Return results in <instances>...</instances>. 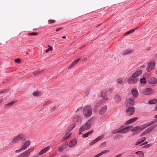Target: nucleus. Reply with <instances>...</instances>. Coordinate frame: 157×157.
Wrapping results in <instances>:
<instances>
[{
    "instance_id": "obj_22",
    "label": "nucleus",
    "mask_w": 157,
    "mask_h": 157,
    "mask_svg": "<svg viewBox=\"0 0 157 157\" xmlns=\"http://www.w3.org/2000/svg\"><path fill=\"white\" fill-rule=\"evenodd\" d=\"M107 109V106L105 105L102 107L99 111V113L101 114H102L103 113L106 112Z\"/></svg>"
},
{
    "instance_id": "obj_58",
    "label": "nucleus",
    "mask_w": 157,
    "mask_h": 157,
    "mask_svg": "<svg viewBox=\"0 0 157 157\" xmlns=\"http://www.w3.org/2000/svg\"><path fill=\"white\" fill-rule=\"evenodd\" d=\"M106 143L105 142L102 143L101 145V146H103V147H105L106 145Z\"/></svg>"
},
{
    "instance_id": "obj_64",
    "label": "nucleus",
    "mask_w": 157,
    "mask_h": 157,
    "mask_svg": "<svg viewBox=\"0 0 157 157\" xmlns=\"http://www.w3.org/2000/svg\"><path fill=\"white\" fill-rule=\"evenodd\" d=\"M155 110L156 111H157V104H156L155 105Z\"/></svg>"
},
{
    "instance_id": "obj_23",
    "label": "nucleus",
    "mask_w": 157,
    "mask_h": 157,
    "mask_svg": "<svg viewBox=\"0 0 157 157\" xmlns=\"http://www.w3.org/2000/svg\"><path fill=\"white\" fill-rule=\"evenodd\" d=\"M140 129V127L139 126H136L132 128L131 129V131L134 132H136L138 131Z\"/></svg>"
},
{
    "instance_id": "obj_34",
    "label": "nucleus",
    "mask_w": 157,
    "mask_h": 157,
    "mask_svg": "<svg viewBox=\"0 0 157 157\" xmlns=\"http://www.w3.org/2000/svg\"><path fill=\"white\" fill-rule=\"evenodd\" d=\"M157 122V119H156L154 121H151L147 123V124L148 125V126H149L152 124H153L154 123Z\"/></svg>"
},
{
    "instance_id": "obj_36",
    "label": "nucleus",
    "mask_w": 157,
    "mask_h": 157,
    "mask_svg": "<svg viewBox=\"0 0 157 157\" xmlns=\"http://www.w3.org/2000/svg\"><path fill=\"white\" fill-rule=\"evenodd\" d=\"M151 131V129L148 128L147 129L144 131V133L146 134L150 132Z\"/></svg>"
},
{
    "instance_id": "obj_12",
    "label": "nucleus",
    "mask_w": 157,
    "mask_h": 157,
    "mask_svg": "<svg viewBox=\"0 0 157 157\" xmlns=\"http://www.w3.org/2000/svg\"><path fill=\"white\" fill-rule=\"evenodd\" d=\"M77 143V140L76 139L74 138L71 140L68 144V146L70 147H72L75 146Z\"/></svg>"
},
{
    "instance_id": "obj_25",
    "label": "nucleus",
    "mask_w": 157,
    "mask_h": 157,
    "mask_svg": "<svg viewBox=\"0 0 157 157\" xmlns=\"http://www.w3.org/2000/svg\"><path fill=\"white\" fill-rule=\"evenodd\" d=\"M135 154H137L139 157H143L144 156V152L142 151H139L136 152Z\"/></svg>"
},
{
    "instance_id": "obj_6",
    "label": "nucleus",
    "mask_w": 157,
    "mask_h": 157,
    "mask_svg": "<svg viewBox=\"0 0 157 157\" xmlns=\"http://www.w3.org/2000/svg\"><path fill=\"white\" fill-rule=\"evenodd\" d=\"M132 128V126H129L126 127L124 128L119 130L117 131V133L125 134L129 130Z\"/></svg>"
},
{
    "instance_id": "obj_42",
    "label": "nucleus",
    "mask_w": 157,
    "mask_h": 157,
    "mask_svg": "<svg viewBox=\"0 0 157 157\" xmlns=\"http://www.w3.org/2000/svg\"><path fill=\"white\" fill-rule=\"evenodd\" d=\"M151 146V144H148L143 146L142 147L143 148H147L150 147Z\"/></svg>"
},
{
    "instance_id": "obj_47",
    "label": "nucleus",
    "mask_w": 157,
    "mask_h": 157,
    "mask_svg": "<svg viewBox=\"0 0 157 157\" xmlns=\"http://www.w3.org/2000/svg\"><path fill=\"white\" fill-rule=\"evenodd\" d=\"M15 62L16 63H20L21 62V60L20 59H16L15 60Z\"/></svg>"
},
{
    "instance_id": "obj_8",
    "label": "nucleus",
    "mask_w": 157,
    "mask_h": 157,
    "mask_svg": "<svg viewBox=\"0 0 157 157\" xmlns=\"http://www.w3.org/2000/svg\"><path fill=\"white\" fill-rule=\"evenodd\" d=\"M104 135H102L101 136H98L94 140H93L91 142H90L89 143V145L91 146L94 144L98 141L101 140V139H102L104 137Z\"/></svg>"
},
{
    "instance_id": "obj_53",
    "label": "nucleus",
    "mask_w": 157,
    "mask_h": 157,
    "mask_svg": "<svg viewBox=\"0 0 157 157\" xmlns=\"http://www.w3.org/2000/svg\"><path fill=\"white\" fill-rule=\"evenodd\" d=\"M22 151H23V150L22 149H21V148L20 149H19V150H16L15 151V152L16 153H17L21 152Z\"/></svg>"
},
{
    "instance_id": "obj_55",
    "label": "nucleus",
    "mask_w": 157,
    "mask_h": 157,
    "mask_svg": "<svg viewBox=\"0 0 157 157\" xmlns=\"http://www.w3.org/2000/svg\"><path fill=\"white\" fill-rule=\"evenodd\" d=\"M56 155V152L54 153H53L50 157H54Z\"/></svg>"
},
{
    "instance_id": "obj_51",
    "label": "nucleus",
    "mask_w": 157,
    "mask_h": 157,
    "mask_svg": "<svg viewBox=\"0 0 157 157\" xmlns=\"http://www.w3.org/2000/svg\"><path fill=\"white\" fill-rule=\"evenodd\" d=\"M93 133V131H90L88 132L87 133H86L87 134V135H88V136H90V135H91V134H92Z\"/></svg>"
},
{
    "instance_id": "obj_63",
    "label": "nucleus",
    "mask_w": 157,
    "mask_h": 157,
    "mask_svg": "<svg viewBox=\"0 0 157 157\" xmlns=\"http://www.w3.org/2000/svg\"><path fill=\"white\" fill-rule=\"evenodd\" d=\"M145 134H145L144 133V132L142 133L141 134L140 136H144Z\"/></svg>"
},
{
    "instance_id": "obj_29",
    "label": "nucleus",
    "mask_w": 157,
    "mask_h": 157,
    "mask_svg": "<svg viewBox=\"0 0 157 157\" xmlns=\"http://www.w3.org/2000/svg\"><path fill=\"white\" fill-rule=\"evenodd\" d=\"M132 51L130 50H125L123 52L122 54L123 55H126L127 54H129L132 52Z\"/></svg>"
},
{
    "instance_id": "obj_44",
    "label": "nucleus",
    "mask_w": 157,
    "mask_h": 157,
    "mask_svg": "<svg viewBox=\"0 0 157 157\" xmlns=\"http://www.w3.org/2000/svg\"><path fill=\"white\" fill-rule=\"evenodd\" d=\"M8 91L7 89L3 90L0 91V94H2L5 93Z\"/></svg>"
},
{
    "instance_id": "obj_4",
    "label": "nucleus",
    "mask_w": 157,
    "mask_h": 157,
    "mask_svg": "<svg viewBox=\"0 0 157 157\" xmlns=\"http://www.w3.org/2000/svg\"><path fill=\"white\" fill-rule=\"evenodd\" d=\"M134 98L132 97V98H129L126 100L125 103L126 105L128 106L130 105H135V102L134 101Z\"/></svg>"
},
{
    "instance_id": "obj_21",
    "label": "nucleus",
    "mask_w": 157,
    "mask_h": 157,
    "mask_svg": "<svg viewBox=\"0 0 157 157\" xmlns=\"http://www.w3.org/2000/svg\"><path fill=\"white\" fill-rule=\"evenodd\" d=\"M131 91L133 97H136L138 96V92L136 89H133Z\"/></svg>"
},
{
    "instance_id": "obj_5",
    "label": "nucleus",
    "mask_w": 157,
    "mask_h": 157,
    "mask_svg": "<svg viewBox=\"0 0 157 157\" xmlns=\"http://www.w3.org/2000/svg\"><path fill=\"white\" fill-rule=\"evenodd\" d=\"M138 81V79L137 78L130 77L127 79V82L130 84H136Z\"/></svg>"
},
{
    "instance_id": "obj_35",
    "label": "nucleus",
    "mask_w": 157,
    "mask_h": 157,
    "mask_svg": "<svg viewBox=\"0 0 157 157\" xmlns=\"http://www.w3.org/2000/svg\"><path fill=\"white\" fill-rule=\"evenodd\" d=\"M117 82L118 84H122L123 83V81L122 78H119L117 79Z\"/></svg>"
},
{
    "instance_id": "obj_2",
    "label": "nucleus",
    "mask_w": 157,
    "mask_h": 157,
    "mask_svg": "<svg viewBox=\"0 0 157 157\" xmlns=\"http://www.w3.org/2000/svg\"><path fill=\"white\" fill-rule=\"evenodd\" d=\"M25 137V135L23 133L19 134L17 136L12 140V142L13 143H15L18 142L19 141L24 138Z\"/></svg>"
},
{
    "instance_id": "obj_32",
    "label": "nucleus",
    "mask_w": 157,
    "mask_h": 157,
    "mask_svg": "<svg viewBox=\"0 0 157 157\" xmlns=\"http://www.w3.org/2000/svg\"><path fill=\"white\" fill-rule=\"evenodd\" d=\"M148 127V126L147 123L146 124H143L141 126V127H140V130L141 131H142Z\"/></svg>"
},
{
    "instance_id": "obj_50",
    "label": "nucleus",
    "mask_w": 157,
    "mask_h": 157,
    "mask_svg": "<svg viewBox=\"0 0 157 157\" xmlns=\"http://www.w3.org/2000/svg\"><path fill=\"white\" fill-rule=\"evenodd\" d=\"M50 103L51 101H50L45 102V103L43 105V106H45L47 105L48 104Z\"/></svg>"
},
{
    "instance_id": "obj_46",
    "label": "nucleus",
    "mask_w": 157,
    "mask_h": 157,
    "mask_svg": "<svg viewBox=\"0 0 157 157\" xmlns=\"http://www.w3.org/2000/svg\"><path fill=\"white\" fill-rule=\"evenodd\" d=\"M52 48L51 47H49V48L47 49L46 50H45V52L46 53H48L49 51H52Z\"/></svg>"
},
{
    "instance_id": "obj_43",
    "label": "nucleus",
    "mask_w": 157,
    "mask_h": 157,
    "mask_svg": "<svg viewBox=\"0 0 157 157\" xmlns=\"http://www.w3.org/2000/svg\"><path fill=\"white\" fill-rule=\"evenodd\" d=\"M38 34V33H31L28 34L30 36H35L36 35Z\"/></svg>"
},
{
    "instance_id": "obj_15",
    "label": "nucleus",
    "mask_w": 157,
    "mask_h": 157,
    "mask_svg": "<svg viewBox=\"0 0 157 157\" xmlns=\"http://www.w3.org/2000/svg\"><path fill=\"white\" fill-rule=\"evenodd\" d=\"M138 119V117H135L132 118L128 120L125 123V125H128L132 123L137 120Z\"/></svg>"
},
{
    "instance_id": "obj_26",
    "label": "nucleus",
    "mask_w": 157,
    "mask_h": 157,
    "mask_svg": "<svg viewBox=\"0 0 157 157\" xmlns=\"http://www.w3.org/2000/svg\"><path fill=\"white\" fill-rule=\"evenodd\" d=\"M114 99L116 102H119L121 100V97L120 95L117 94L115 96Z\"/></svg>"
},
{
    "instance_id": "obj_11",
    "label": "nucleus",
    "mask_w": 157,
    "mask_h": 157,
    "mask_svg": "<svg viewBox=\"0 0 157 157\" xmlns=\"http://www.w3.org/2000/svg\"><path fill=\"white\" fill-rule=\"evenodd\" d=\"M149 84H154L157 83V79L155 77H151L147 80Z\"/></svg>"
},
{
    "instance_id": "obj_7",
    "label": "nucleus",
    "mask_w": 157,
    "mask_h": 157,
    "mask_svg": "<svg viewBox=\"0 0 157 157\" xmlns=\"http://www.w3.org/2000/svg\"><path fill=\"white\" fill-rule=\"evenodd\" d=\"M135 111V108L133 107H129L126 110L127 114L128 116L132 115L134 113Z\"/></svg>"
},
{
    "instance_id": "obj_40",
    "label": "nucleus",
    "mask_w": 157,
    "mask_h": 157,
    "mask_svg": "<svg viewBox=\"0 0 157 157\" xmlns=\"http://www.w3.org/2000/svg\"><path fill=\"white\" fill-rule=\"evenodd\" d=\"M136 29H137V28H136L134 29H133V30H132L128 31V32H127L125 33V35L128 34H129L131 33H132L134 32L135 30Z\"/></svg>"
},
{
    "instance_id": "obj_14",
    "label": "nucleus",
    "mask_w": 157,
    "mask_h": 157,
    "mask_svg": "<svg viewBox=\"0 0 157 157\" xmlns=\"http://www.w3.org/2000/svg\"><path fill=\"white\" fill-rule=\"evenodd\" d=\"M67 144L63 143L60 145L58 148V150L59 152H61L63 151L67 147Z\"/></svg>"
},
{
    "instance_id": "obj_54",
    "label": "nucleus",
    "mask_w": 157,
    "mask_h": 157,
    "mask_svg": "<svg viewBox=\"0 0 157 157\" xmlns=\"http://www.w3.org/2000/svg\"><path fill=\"white\" fill-rule=\"evenodd\" d=\"M122 154H117L113 157H121L122 155Z\"/></svg>"
},
{
    "instance_id": "obj_13",
    "label": "nucleus",
    "mask_w": 157,
    "mask_h": 157,
    "mask_svg": "<svg viewBox=\"0 0 157 157\" xmlns=\"http://www.w3.org/2000/svg\"><path fill=\"white\" fill-rule=\"evenodd\" d=\"M142 73V71L141 70H139L135 71L131 75L132 77L136 78L140 76Z\"/></svg>"
},
{
    "instance_id": "obj_19",
    "label": "nucleus",
    "mask_w": 157,
    "mask_h": 157,
    "mask_svg": "<svg viewBox=\"0 0 157 157\" xmlns=\"http://www.w3.org/2000/svg\"><path fill=\"white\" fill-rule=\"evenodd\" d=\"M73 121L75 122H79L80 123L81 121V119L79 116L77 115L73 118Z\"/></svg>"
},
{
    "instance_id": "obj_59",
    "label": "nucleus",
    "mask_w": 157,
    "mask_h": 157,
    "mask_svg": "<svg viewBox=\"0 0 157 157\" xmlns=\"http://www.w3.org/2000/svg\"><path fill=\"white\" fill-rule=\"evenodd\" d=\"M71 128H70V127H69L68 128V129L67 130V131H66V132H67V133H68L69 132H70V131H71L72 130H71Z\"/></svg>"
},
{
    "instance_id": "obj_62",
    "label": "nucleus",
    "mask_w": 157,
    "mask_h": 157,
    "mask_svg": "<svg viewBox=\"0 0 157 157\" xmlns=\"http://www.w3.org/2000/svg\"><path fill=\"white\" fill-rule=\"evenodd\" d=\"M117 133V132L116 131H113L112 132V133H113V134H116Z\"/></svg>"
},
{
    "instance_id": "obj_39",
    "label": "nucleus",
    "mask_w": 157,
    "mask_h": 157,
    "mask_svg": "<svg viewBox=\"0 0 157 157\" xmlns=\"http://www.w3.org/2000/svg\"><path fill=\"white\" fill-rule=\"evenodd\" d=\"M71 133L69 134L68 135H67V134H66V135L65 136H64L63 137V140H65L67 139L68 138L71 136Z\"/></svg>"
},
{
    "instance_id": "obj_30",
    "label": "nucleus",
    "mask_w": 157,
    "mask_h": 157,
    "mask_svg": "<svg viewBox=\"0 0 157 157\" xmlns=\"http://www.w3.org/2000/svg\"><path fill=\"white\" fill-rule=\"evenodd\" d=\"M33 148H30L24 152L27 155L28 154H29L31 152H32L33 150Z\"/></svg>"
},
{
    "instance_id": "obj_37",
    "label": "nucleus",
    "mask_w": 157,
    "mask_h": 157,
    "mask_svg": "<svg viewBox=\"0 0 157 157\" xmlns=\"http://www.w3.org/2000/svg\"><path fill=\"white\" fill-rule=\"evenodd\" d=\"M17 157H28L24 152L22 153Z\"/></svg>"
},
{
    "instance_id": "obj_24",
    "label": "nucleus",
    "mask_w": 157,
    "mask_h": 157,
    "mask_svg": "<svg viewBox=\"0 0 157 157\" xmlns=\"http://www.w3.org/2000/svg\"><path fill=\"white\" fill-rule=\"evenodd\" d=\"M80 58L78 59L77 60L74 61L70 64L69 67H68V69H70V68L73 67L75 64L77 63L80 60Z\"/></svg>"
},
{
    "instance_id": "obj_16",
    "label": "nucleus",
    "mask_w": 157,
    "mask_h": 157,
    "mask_svg": "<svg viewBox=\"0 0 157 157\" xmlns=\"http://www.w3.org/2000/svg\"><path fill=\"white\" fill-rule=\"evenodd\" d=\"M153 92L152 90L150 88H147L143 92L144 94L145 95H149L151 94Z\"/></svg>"
},
{
    "instance_id": "obj_61",
    "label": "nucleus",
    "mask_w": 157,
    "mask_h": 157,
    "mask_svg": "<svg viewBox=\"0 0 157 157\" xmlns=\"http://www.w3.org/2000/svg\"><path fill=\"white\" fill-rule=\"evenodd\" d=\"M83 131H82L81 130V128H80L79 129V133H78V134L80 135V134H82V133L81 132H83Z\"/></svg>"
},
{
    "instance_id": "obj_31",
    "label": "nucleus",
    "mask_w": 157,
    "mask_h": 157,
    "mask_svg": "<svg viewBox=\"0 0 157 157\" xmlns=\"http://www.w3.org/2000/svg\"><path fill=\"white\" fill-rule=\"evenodd\" d=\"M140 81L142 84L145 83L146 82V78L145 77H143L140 79Z\"/></svg>"
},
{
    "instance_id": "obj_57",
    "label": "nucleus",
    "mask_w": 157,
    "mask_h": 157,
    "mask_svg": "<svg viewBox=\"0 0 157 157\" xmlns=\"http://www.w3.org/2000/svg\"><path fill=\"white\" fill-rule=\"evenodd\" d=\"M88 136V135H87V134L86 133L84 134L83 135V137H84V138H86V137H87Z\"/></svg>"
},
{
    "instance_id": "obj_49",
    "label": "nucleus",
    "mask_w": 157,
    "mask_h": 157,
    "mask_svg": "<svg viewBox=\"0 0 157 157\" xmlns=\"http://www.w3.org/2000/svg\"><path fill=\"white\" fill-rule=\"evenodd\" d=\"M140 140L141 141L142 143H143L146 140V138L145 137H143L140 139Z\"/></svg>"
},
{
    "instance_id": "obj_27",
    "label": "nucleus",
    "mask_w": 157,
    "mask_h": 157,
    "mask_svg": "<svg viewBox=\"0 0 157 157\" xmlns=\"http://www.w3.org/2000/svg\"><path fill=\"white\" fill-rule=\"evenodd\" d=\"M148 104L150 105L154 104L157 103V99L150 100L148 101Z\"/></svg>"
},
{
    "instance_id": "obj_20",
    "label": "nucleus",
    "mask_w": 157,
    "mask_h": 157,
    "mask_svg": "<svg viewBox=\"0 0 157 157\" xmlns=\"http://www.w3.org/2000/svg\"><path fill=\"white\" fill-rule=\"evenodd\" d=\"M109 151V150H105L101 152H100L99 154H98L97 155H95V156H94L93 157H99L102 155H103V154H105L106 153H107Z\"/></svg>"
},
{
    "instance_id": "obj_28",
    "label": "nucleus",
    "mask_w": 157,
    "mask_h": 157,
    "mask_svg": "<svg viewBox=\"0 0 157 157\" xmlns=\"http://www.w3.org/2000/svg\"><path fill=\"white\" fill-rule=\"evenodd\" d=\"M15 102L14 101H11L9 103L6 104L4 105V107H7V108L10 107L12 106Z\"/></svg>"
},
{
    "instance_id": "obj_18",
    "label": "nucleus",
    "mask_w": 157,
    "mask_h": 157,
    "mask_svg": "<svg viewBox=\"0 0 157 157\" xmlns=\"http://www.w3.org/2000/svg\"><path fill=\"white\" fill-rule=\"evenodd\" d=\"M107 91L105 90H103L100 93L98 94V97L103 98H104L106 95Z\"/></svg>"
},
{
    "instance_id": "obj_33",
    "label": "nucleus",
    "mask_w": 157,
    "mask_h": 157,
    "mask_svg": "<svg viewBox=\"0 0 157 157\" xmlns=\"http://www.w3.org/2000/svg\"><path fill=\"white\" fill-rule=\"evenodd\" d=\"M140 140V139H139L135 143V145H139V146H142L143 145V143Z\"/></svg>"
},
{
    "instance_id": "obj_45",
    "label": "nucleus",
    "mask_w": 157,
    "mask_h": 157,
    "mask_svg": "<svg viewBox=\"0 0 157 157\" xmlns=\"http://www.w3.org/2000/svg\"><path fill=\"white\" fill-rule=\"evenodd\" d=\"M55 22V20H48V23H49V24H51V23H54Z\"/></svg>"
},
{
    "instance_id": "obj_1",
    "label": "nucleus",
    "mask_w": 157,
    "mask_h": 157,
    "mask_svg": "<svg viewBox=\"0 0 157 157\" xmlns=\"http://www.w3.org/2000/svg\"><path fill=\"white\" fill-rule=\"evenodd\" d=\"M82 113L83 115L86 117H90L92 113L91 106L87 105L85 106L83 109Z\"/></svg>"
},
{
    "instance_id": "obj_3",
    "label": "nucleus",
    "mask_w": 157,
    "mask_h": 157,
    "mask_svg": "<svg viewBox=\"0 0 157 157\" xmlns=\"http://www.w3.org/2000/svg\"><path fill=\"white\" fill-rule=\"evenodd\" d=\"M155 66V63L153 61L149 63L146 68V70L148 72H150L154 69Z\"/></svg>"
},
{
    "instance_id": "obj_52",
    "label": "nucleus",
    "mask_w": 157,
    "mask_h": 157,
    "mask_svg": "<svg viewBox=\"0 0 157 157\" xmlns=\"http://www.w3.org/2000/svg\"><path fill=\"white\" fill-rule=\"evenodd\" d=\"M103 98V99H102V101L103 102H105L108 99V98Z\"/></svg>"
},
{
    "instance_id": "obj_60",
    "label": "nucleus",
    "mask_w": 157,
    "mask_h": 157,
    "mask_svg": "<svg viewBox=\"0 0 157 157\" xmlns=\"http://www.w3.org/2000/svg\"><path fill=\"white\" fill-rule=\"evenodd\" d=\"M82 108V107H80L76 111V112L80 111Z\"/></svg>"
},
{
    "instance_id": "obj_41",
    "label": "nucleus",
    "mask_w": 157,
    "mask_h": 157,
    "mask_svg": "<svg viewBox=\"0 0 157 157\" xmlns=\"http://www.w3.org/2000/svg\"><path fill=\"white\" fill-rule=\"evenodd\" d=\"M157 124H155L152 126L149 127V128L151 129V130L152 131L153 129L155 128L157 126Z\"/></svg>"
},
{
    "instance_id": "obj_56",
    "label": "nucleus",
    "mask_w": 157,
    "mask_h": 157,
    "mask_svg": "<svg viewBox=\"0 0 157 157\" xmlns=\"http://www.w3.org/2000/svg\"><path fill=\"white\" fill-rule=\"evenodd\" d=\"M75 123H73L70 126L71 127L74 128V127H75Z\"/></svg>"
},
{
    "instance_id": "obj_17",
    "label": "nucleus",
    "mask_w": 157,
    "mask_h": 157,
    "mask_svg": "<svg viewBox=\"0 0 157 157\" xmlns=\"http://www.w3.org/2000/svg\"><path fill=\"white\" fill-rule=\"evenodd\" d=\"M50 148V147L49 146H48L44 148L39 152L38 155H40L42 154L45 153Z\"/></svg>"
},
{
    "instance_id": "obj_10",
    "label": "nucleus",
    "mask_w": 157,
    "mask_h": 157,
    "mask_svg": "<svg viewBox=\"0 0 157 157\" xmlns=\"http://www.w3.org/2000/svg\"><path fill=\"white\" fill-rule=\"evenodd\" d=\"M81 130L84 131L86 130L89 129L91 128V125L90 124L86 123L82 125L81 127Z\"/></svg>"
},
{
    "instance_id": "obj_38",
    "label": "nucleus",
    "mask_w": 157,
    "mask_h": 157,
    "mask_svg": "<svg viewBox=\"0 0 157 157\" xmlns=\"http://www.w3.org/2000/svg\"><path fill=\"white\" fill-rule=\"evenodd\" d=\"M33 95L34 96H38L40 95V93L39 92L35 91L33 93Z\"/></svg>"
},
{
    "instance_id": "obj_48",
    "label": "nucleus",
    "mask_w": 157,
    "mask_h": 157,
    "mask_svg": "<svg viewBox=\"0 0 157 157\" xmlns=\"http://www.w3.org/2000/svg\"><path fill=\"white\" fill-rule=\"evenodd\" d=\"M89 91L88 90L84 92V94L85 96H87L89 94Z\"/></svg>"
},
{
    "instance_id": "obj_9",
    "label": "nucleus",
    "mask_w": 157,
    "mask_h": 157,
    "mask_svg": "<svg viewBox=\"0 0 157 157\" xmlns=\"http://www.w3.org/2000/svg\"><path fill=\"white\" fill-rule=\"evenodd\" d=\"M30 141L29 140H27L25 143L21 146V149L24 151L29 147L30 144Z\"/></svg>"
}]
</instances>
